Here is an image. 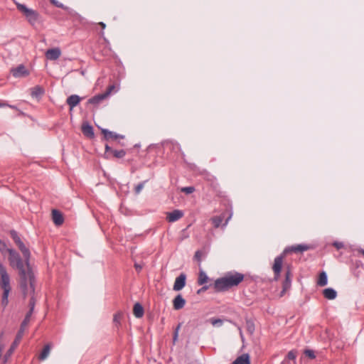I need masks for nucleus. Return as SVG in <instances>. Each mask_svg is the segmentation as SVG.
Instances as JSON below:
<instances>
[{
	"mask_svg": "<svg viewBox=\"0 0 364 364\" xmlns=\"http://www.w3.org/2000/svg\"><path fill=\"white\" fill-rule=\"evenodd\" d=\"M9 253V262L12 268L18 271L20 277V287L25 295L34 291L35 277L30 266L24 265L23 259L18 252L14 249L7 250Z\"/></svg>",
	"mask_w": 364,
	"mask_h": 364,
	"instance_id": "1",
	"label": "nucleus"
},
{
	"mask_svg": "<svg viewBox=\"0 0 364 364\" xmlns=\"http://www.w3.org/2000/svg\"><path fill=\"white\" fill-rule=\"evenodd\" d=\"M244 274L237 272H230L223 277L217 279L213 287L215 291H225L232 287L238 286L244 280Z\"/></svg>",
	"mask_w": 364,
	"mask_h": 364,
	"instance_id": "2",
	"label": "nucleus"
},
{
	"mask_svg": "<svg viewBox=\"0 0 364 364\" xmlns=\"http://www.w3.org/2000/svg\"><path fill=\"white\" fill-rule=\"evenodd\" d=\"M0 285L4 290L1 304L4 307L8 304V297L11 291L10 277L6 267L0 262Z\"/></svg>",
	"mask_w": 364,
	"mask_h": 364,
	"instance_id": "3",
	"label": "nucleus"
},
{
	"mask_svg": "<svg viewBox=\"0 0 364 364\" xmlns=\"http://www.w3.org/2000/svg\"><path fill=\"white\" fill-rule=\"evenodd\" d=\"M28 323H29V322H28L27 321L23 320L22 321L21 326H20V329L16 334L14 341L13 342L11 347L9 348V349L7 350V352L6 353V354L4 355V363L7 362L8 359L10 358V356L12 355V353H14V351L15 350V349L19 344V343L23 336L24 331Z\"/></svg>",
	"mask_w": 364,
	"mask_h": 364,
	"instance_id": "4",
	"label": "nucleus"
},
{
	"mask_svg": "<svg viewBox=\"0 0 364 364\" xmlns=\"http://www.w3.org/2000/svg\"><path fill=\"white\" fill-rule=\"evenodd\" d=\"M17 9L25 16L28 21L34 25L38 20V14L35 10L28 9L26 5L17 3Z\"/></svg>",
	"mask_w": 364,
	"mask_h": 364,
	"instance_id": "5",
	"label": "nucleus"
},
{
	"mask_svg": "<svg viewBox=\"0 0 364 364\" xmlns=\"http://www.w3.org/2000/svg\"><path fill=\"white\" fill-rule=\"evenodd\" d=\"M284 255H281L275 257L274 264L272 265V270L274 272V279L277 281L280 277L281 271L283 266Z\"/></svg>",
	"mask_w": 364,
	"mask_h": 364,
	"instance_id": "6",
	"label": "nucleus"
},
{
	"mask_svg": "<svg viewBox=\"0 0 364 364\" xmlns=\"http://www.w3.org/2000/svg\"><path fill=\"white\" fill-rule=\"evenodd\" d=\"M101 132L103 134L104 139L106 141L123 139L124 138V135L116 134L115 132L109 131L107 129H102Z\"/></svg>",
	"mask_w": 364,
	"mask_h": 364,
	"instance_id": "7",
	"label": "nucleus"
},
{
	"mask_svg": "<svg viewBox=\"0 0 364 364\" xmlns=\"http://www.w3.org/2000/svg\"><path fill=\"white\" fill-rule=\"evenodd\" d=\"M186 275L184 273H181L178 277L176 278L173 289L174 291L181 290L186 285Z\"/></svg>",
	"mask_w": 364,
	"mask_h": 364,
	"instance_id": "8",
	"label": "nucleus"
},
{
	"mask_svg": "<svg viewBox=\"0 0 364 364\" xmlns=\"http://www.w3.org/2000/svg\"><path fill=\"white\" fill-rule=\"evenodd\" d=\"M292 273L289 266H287L285 269V279L283 282L282 293L288 290L291 287Z\"/></svg>",
	"mask_w": 364,
	"mask_h": 364,
	"instance_id": "9",
	"label": "nucleus"
},
{
	"mask_svg": "<svg viewBox=\"0 0 364 364\" xmlns=\"http://www.w3.org/2000/svg\"><path fill=\"white\" fill-rule=\"evenodd\" d=\"M45 55L48 60H55L60 56L61 50L59 48L48 49Z\"/></svg>",
	"mask_w": 364,
	"mask_h": 364,
	"instance_id": "10",
	"label": "nucleus"
},
{
	"mask_svg": "<svg viewBox=\"0 0 364 364\" xmlns=\"http://www.w3.org/2000/svg\"><path fill=\"white\" fill-rule=\"evenodd\" d=\"M34 293H35V291H33V293L28 294L26 295H25L23 294L24 297H26L28 295H31V298L29 301L30 309H29L28 312L26 314V315L23 319L25 321H27L28 322H30V319H31V315L33 314V309H34V307L36 305V299L34 297Z\"/></svg>",
	"mask_w": 364,
	"mask_h": 364,
	"instance_id": "11",
	"label": "nucleus"
},
{
	"mask_svg": "<svg viewBox=\"0 0 364 364\" xmlns=\"http://www.w3.org/2000/svg\"><path fill=\"white\" fill-rule=\"evenodd\" d=\"M311 247L305 244H299L289 247L285 250V252H303L310 250Z\"/></svg>",
	"mask_w": 364,
	"mask_h": 364,
	"instance_id": "12",
	"label": "nucleus"
},
{
	"mask_svg": "<svg viewBox=\"0 0 364 364\" xmlns=\"http://www.w3.org/2000/svg\"><path fill=\"white\" fill-rule=\"evenodd\" d=\"M183 216V213L180 210H174L167 213L166 219L169 223H173L181 219Z\"/></svg>",
	"mask_w": 364,
	"mask_h": 364,
	"instance_id": "13",
	"label": "nucleus"
},
{
	"mask_svg": "<svg viewBox=\"0 0 364 364\" xmlns=\"http://www.w3.org/2000/svg\"><path fill=\"white\" fill-rule=\"evenodd\" d=\"M11 73L13 76L16 77H24L28 75V70L23 65H19L18 67L13 68L11 70Z\"/></svg>",
	"mask_w": 364,
	"mask_h": 364,
	"instance_id": "14",
	"label": "nucleus"
},
{
	"mask_svg": "<svg viewBox=\"0 0 364 364\" xmlns=\"http://www.w3.org/2000/svg\"><path fill=\"white\" fill-rule=\"evenodd\" d=\"M17 246H18V249L20 250V251L22 252V255L24 258L25 264L27 266H28V262L30 261V257H31L30 250H28V248H27L25 246V245L23 244V242L21 243L18 244Z\"/></svg>",
	"mask_w": 364,
	"mask_h": 364,
	"instance_id": "15",
	"label": "nucleus"
},
{
	"mask_svg": "<svg viewBox=\"0 0 364 364\" xmlns=\"http://www.w3.org/2000/svg\"><path fill=\"white\" fill-rule=\"evenodd\" d=\"M186 300L181 294H178L173 300V306L175 310H180L184 307Z\"/></svg>",
	"mask_w": 364,
	"mask_h": 364,
	"instance_id": "16",
	"label": "nucleus"
},
{
	"mask_svg": "<svg viewBox=\"0 0 364 364\" xmlns=\"http://www.w3.org/2000/svg\"><path fill=\"white\" fill-rule=\"evenodd\" d=\"M67 104L69 105L70 109H73L80 102V97L77 95H72L67 98Z\"/></svg>",
	"mask_w": 364,
	"mask_h": 364,
	"instance_id": "17",
	"label": "nucleus"
},
{
	"mask_svg": "<svg viewBox=\"0 0 364 364\" xmlns=\"http://www.w3.org/2000/svg\"><path fill=\"white\" fill-rule=\"evenodd\" d=\"M82 132L85 136L90 139L93 138L95 136L93 127L88 123H84L82 125Z\"/></svg>",
	"mask_w": 364,
	"mask_h": 364,
	"instance_id": "18",
	"label": "nucleus"
},
{
	"mask_svg": "<svg viewBox=\"0 0 364 364\" xmlns=\"http://www.w3.org/2000/svg\"><path fill=\"white\" fill-rule=\"evenodd\" d=\"M52 218L53 223L56 225H60L63 223V217L61 213L57 210H52Z\"/></svg>",
	"mask_w": 364,
	"mask_h": 364,
	"instance_id": "19",
	"label": "nucleus"
},
{
	"mask_svg": "<svg viewBox=\"0 0 364 364\" xmlns=\"http://www.w3.org/2000/svg\"><path fill=\"white\" fill-rule=\"evenodd\" d=\"M106 96L102 94L97 95L88 100V103L92 104L95 106L99 105L103 100L106 99Z\"/></svg>",
	"mask_w": 364,
	"mask_h": 364,
	"instance_id": "20",
	"label": "nucleus"
},
{
	"mask_svg": "<svg viewBox=\"0 0 364 364\" xmlns=\"http://www.w3.org/2000/svg\"><path fill=\"white\" fill-rule=\"evenodd\" d=\"M44 89L39 85L35 86L31 90V95L35 98L41 97L44 94Z\"/></svg>",
	"mask_w": 364,
	"mask_h": 364,
	"instance_id": "21",
	"label": "nucleus"
},
{
	"mask_svg": "<svg viewBox=\"0 0 364 364\" xmlns=\"http://www.w3.org/2000/svg\"><path fill=\"white\" fill-rule=\"evenodd\" d=\"M232 364H250V355L244 353L237 357Z\"/></svg>",
	"mask_w": 364,
	"mask_h": 364,
	"instance_id": "22",
	"label": "nucleus"
},
{
	"mask_svg": "<svg viewBox=\"0 0 364 364\" xmlns=\"http://www.w3.org/2000/svg\"><path fill=\"white\" fill-rule=\"evenodd\" d=\"M144 312V308L139 303H136L134 305L133 313L136 318H141Z\"/></svg>",
	"mask_w": 364,
	"mask_h": 364,
	"instance_id": "23",
	"label": "nucleus"
},
{
	"mask_svg": "<svg viewBox=\"0 0 364 364\" xmlns=\"http://www.w3.org/2000/svg\"><path fill=\"white\" fill-rule=\"evenodd\" d=\"M323 294L326 299H334L337 296L336 291L332 288H327L323 291Z\"/></svg>",
	"mask_w": 364,
	"mask_h": 364,
	"instance_id": "24",
	"label": "nucleus"
},
{
	"mask_svg": "<svg viewBox=\"0 0 364 364\" xmlns=\"http://www.w3.org/2000/svg\"><path fill=\"white\" fill-rule=\"evenodd\" d=\"M327 283H328L327 274L325 272H322L319 274L317 284L321 287H323V286H326L327 284Z\"/></svg>",
	"mask_w": 364,
	"mask_h": 364,
	"instance_id": "25",
	"label": "nucleus"
},
{
	"mask_svg": "<svg viewBox=\"0 0 364 364\" xmlns=\"http://www.w3.org/2000/svg\"><path fill=\"white\" fill-rule=\"evenodd\" d=\"M208 279L209 278L207 276L206 273L202 270L200 271L198 279V284L199 285L205 284V283L208 282Z\"/></svg>",
	"mask_w": 364,
	"mask_h": 364,
	"instance_id": "26",
	"label": "nucleus"
},
{
	"mask_svg": "<svg viewBox=\"0 0 364 364\" xmlns=\"http://www.w3.org/2000/svg\"><path fill=\"white\" fill-rule=\"evenodd\" d=\"M50 344L46 345L39 355V359L41 360H45L48 356V355L50 353Z\"/></svg>",
	"mask_w": 364,
	"mask_h": 364,
	"instance_id": "27",
	"label": "nucleus"
},
{
	"mask_svg": "<svg viewBox=\"0 0 364 364\" xmlns=\"http://www.w3.org/2000/svg\"><path fill=\"white\" fill-rule=\"evenodd\" d=\"M112 154L114 158L117 159H122L126 155V151L124 149L120 150H116L113 149L112 150Z\"/></svg>",
	"mask_w": 364,
	"mask_h": 364,
	"instance_id": "28",
	"label": "nucleus"
},
{
	"mask_svg": "<svg viewBox=\"0 0 364 364\" xmlns=\"http://www.w3.org/2000/svg\"><path fill=\"white\" fill-rule=\"evenodd\" d=\"M122 317L123 314L121 311H118L114 315L113 322L117 326H119L120 325V321Z\"/></svg>",
	"mask_w": 364,
	"mask_h": 364,
	"instance_id": "29",
	"label": "nucleus"
},
{
	"mask_svg": "<svg viewBox=\"0 0 364 364\" xmlns=\"http://www.w3.org/2000/svg\"><path fill=\"white\" fill-rule=\"evenodd\" d=\"M223 218H224V216H216L211 219L212 223L215 228H217L221 225V223L223 220Z\"/></svg>",
	"mask_w": 364,
	"mask_h": 364,
	"instance_id": "30",
	"label": "nucleus"
},
{
	"mask_svg": "<svg viewBox=\"0 0 364 364\" xmlns=\"http://www.w3.org/2000/svg\"><path fill=\"white\" fill-rule=\"evenodd\" d=\"M10 235L16 245H18V244L22 242L20 237L18 236V233L15 230H11Z\"/></svg>",
	"mask_w": 364,
	"mask_h": 364,
	"instance_id": "31",
	"label": "nucleus"
},
{
	"mask_svg": "<svg viewBox=\"0 0 364 364\" xmlns=\"http://www.w3.org/2000/svg\"><path fill=\"white\" fill-rule=\"evenodd\" d=\"M50 2L55 6L63 9L65 11H68L69 9V8L68 6H64L62 3H60L59 1H58L56 0H50Z\"/></svg>",
	"mask_w": 364,
	"mask_h": 364,
	"instance_id": "32",
	"label": "nucleus"
},
{
	"mask_svg": "<svg viewBox=\"0 0 364 364\" xmlns=\"http://www.w3.org/2000/svg\"><path fill=\"white\" fill-rule=\"evenodd\" d=\"M247 330L250 334H252L255 331V325L250 321H247Z\"/></svg>",
	"mask_w": 364,
	"mask_h": 364,
	"instance_id": "33",
	"label": "nucleus"
},
{
	"mask_svg": "<svg viewBox=\"0 0 364 364\" xmlns=\"http://www.w3.org/2000/svg\"><path fill=\"white\" fill-rule=\"evenodd\" d=\"M194 191H195V188L193 186H187V187H183L181 188V191L186 194H191V193H193Z\"/></svg>",
	"mask_w": 364,
	"mask_h": 364,
	"instance_id": "34",
	"label": "nucleus"
},
{
	"mask_svg": "<svg viewBox=\"0 0 364 364\" xmlns=\"http://www.w3.org/2000/svg\"><path fill=\"white\" fill-rule=\"evenodd\" d=\"M10 248H7V246L6 243L0 240V252L2 254H4L6 252H7V250H9Z\"/></svg>",
	"mask_w": 364,
	"mask_h": 364,
	"instance_id": "35",
	"label": "nucleus"
},
{
	"mask_svg": "<svg viewBox=\"0 0 364 364\" xmlns=\"http://www.w3.org/2000/svg\"><path fill=\"white\" fill-rule=\"evenodd\" d=\"M210 322L213 326H221L223 324V320L220 318H211Z\"/></svg>",
	"mask_w": 364,
	"mask_h": 364,
	"instance_id": "36",
	"label": "nucleus"
},
{
	"mask_svg": "<svg viewBox=\"0 0 364 364\" xmlns=\"http://www.w3.org/2000/svg\"><path fill=\"white\" fill-rule=\"evenodd\" d=\"M146 181H144V182H141L140 183H139L136 187H135V193L136 194H139L141 191L144 188V183H146Z\"/></svg>",
	"mask_w": 364,
	"mask_h": 364,
	"instance_id": "37",
	"label": "nucleus"
},
{
	"mask_svg": "<svg viewBox=\"0 0 364 364\" xmlns=\"http://www.w3.org/2000/svg\"><path fill=\"white\" fill-rule=\"evenodd\" d=\"M304 354H305L306 356L309 357L310 358H312V359H313V358H315L314 352V350H309V349H306V350H305V351H304Z\"/></svg>",
	"mask_w": 364,
	"mask_h": 364,
	"instance_id": "38",
	"label": "nucleus"
},
{
	"mask_svg": "<svg viewBox=\"0 0 364 364\" xmlns=\"http://www.w3.org/2000/svg\"><path fill=\"white\" fill-rule=\"evenodd\" d=\"M114 88L115 87L114 85H109L107 87L106 92L103 94L106 96V97H107L111 94V92L114 90Z\"/></svg>",
	"mask_w": 364,
	"mask_h": 364,
	"instance_id": "39",
	"label": "nucleus"
},
{
	"mask_svg": "<svg viewBox=\"0 0 364 364\" xmlns=\"http://www.w3.org/2000/svg\"><path fill=\"white\" fill-rule=\"evenodd\" d=\"M296 352H294L293 350L289 351L287 354V358L289 360H294L296 358Z\"/></svg>",
	"mask_w": 364,
	"mask_h": 364,
	"instance_id": "40",
	"label": "nucleus"
},
{
	"mask_svg": "<svg viewBox=\"0 0 364 364\" xmlns=\"http://www.w3.org/2000/svg\"><path fill=\"white\" fill-rule=\"evenodd\" d=\"M2 337H3V333H1L0 334V358L1 357L2 355V352H3V350L4 348V344L3 343L1 339H2Z\"/></svg>",
	"mask_w": 364,
	"mask_h": 364,
	"instance_id": "41",
	"label": "nucleus"
},
{
	"mask_svg": "<svg viewBox=\"0 0 364 364\" xmlns=\"http://www.w3.org/2000/svg\"><path fill=\"white\" fill-rule=\"evenodd\" d=\"M112 150H113L108 144L105 145V154H107V158H109V154H112Z\"/></svg>",
	"mask_w": 364,
	"mask_h": 364,
	"instance_id": "42",
	"label": "nucleus"
},
{
	"mask_svg": "<svg viewBox=\"0 0 364 364\" xmlns=\"http://www.w3.org/2000/svg\"><path fill=\"white\" fill-rule=\"evenodd\" d=\"M333 245L337 248V249H341L342 247H343V242H335L333 243Z\"/></svg>",
	"mask_w": 364,
	"mask_h": 364,
	"instance_id": "43",
	"label": "nucleus"
},
{
	"mask_svg": "<svg viewBox=\"0 0 364 364\" xmlns=\"http://www.w3.org/2000/svg\"><path fill=\"white\" fill-rule=\"evenodd\" d=\"M208 289V286H203L201 289H198L197 293L200 294L203 291H206Z\"/></svg>",
	"mask_w": 364,
	"mask_h": 364,
	"instance_id": "44",
	"label": "nucleus"
},
{
	"mask_svg": "<svg viewBox=\"0 0 364 364\" xmlns=\"http://www.w3.org/2000/svg\"><path fill=\"white\" fill-rule=\"evenodd\" d=\"M200 256H201V253L200 251H197L195 254V257L198 260L200 261Z\"/></svg>",
	"mask_w": 364,
	"mask_h": 364,
	"instance_id": "45",
	"label": "nucleus"
},
{
	"mask_svg": "<svg viewBox=\"0 0 364 364\" xmlns=\"http://www.w3.org/2000/svg\"><path fill=\"white\" fill-rule=\"evenodd\" d=\"M134 267L138 272L141 271V269H142V266L138 264H135Z\"/></svg>",
	"mask_w": 364,
	"mask_h": 364,
	"instance_id": "46",
	"label": "nucleus"
},
{
	"mask_svg": "<svg viewBox=\"0 0 364 364\" xmlns=\"http://www.w3.org/2000/svg\"><path fill=\"white\" fill-rule=\"evenodd\" d=\"M178 334L177 333V332H174L173 333V342H176L178 339Z\"/></svg>",
	"mask_w": 364,
	"mask_h": 364,
	"instance_id": "47",
	"label": "nucleus"
},
{
	"mask_svg": "<svg viewBox=\"0 0 364 364\" xmlns=\"http://www.w3.org/2000/svg\"><path fill=\"white\" fill-rule=\"evenodd\" d=\"M99 25L102 27V29H105L106 28V24L103 22H100Z\"/></svg>",
	"mask_w": 364,
	"mask_h": 364,
	"instance_id": "48",
	"label": "nucleus"
},
{
	"mask_svg": "<svg viewBox=\"0 0 364 364\" xmlns=\"http://www.w3.org/2000/svg\"><path fill=\"white\" fill-rule=\"evenodd\" d=\"M232 215V213H230L229 214V216H228V218H227V220H226V221H225V225L228 223V220L231 218Z\"/></svg>",
	"mask_w": 364,
	"mask_h": 364,
	"instance_id": "49",
	"label": "nucleus"
},
{
	"mask_svg": "<svg viewBox=\"0 0 364 364\" xmlns=\"http://www.w3.org/2000/svg\"><path fill=\"white\" fill-rule=\"evenodd\" d=\"M181 328V323H179L178 325V326L176 327V328L175 329L174 332H177V333L178 334V331H179V329Z\"/></svg>",
	"mask_w": 364,
	"mask_h": 364,
	"instance_id": "50",
	"label": "nucleus"
},
{
	"mask_svg": "<svg viewBox=\"0 0 364 364\" xmlns=\"http://www.w3.org/2000/svg\"><path fill=\"white\" fill-rule=\"evenodd\" d=\"M240 335L241 338L243 339V333H242V332L240 333Z\"/></svg>",
	"mask_w": 364,
	"mask_h": 364,
	"instance_id": "51",
	"label": "nucleus"
},
{
	"mask_svg": "<svg viewBox=\"0 0 364 364\" xmlns=\"http://www.w3.org/2000/svg\"><path fill=\"white\" fill-rule=\"evenodd\" d=\"M238 331H239V333L242 332V329H241V328H240V327H238Z\"/></svg>",
	"mask_w": 364,
	"mask_h": 364,
	"instance_id": "52",
	"label": "nucleus"
},
{
	"mask_svg": "<svg viewBox=\"0 0 364 364\" xmlns=\"http://www.w3.org/2000/svg\"><path fill=\"white\" fill-rule=\"evenodd\" d=\"M360 252L362 253V255L364 256V250H360Z\"/></svg>",
	"mask_w": 364,
	"mask_h": 364,
	"instance_id": "53",
	"label": "nucleus"
},
{
	"mask_svg": "<svg viewBox=\"0 0 364 364\" xmlns=\"http://www.w3.org/2000/svg\"><path fill=\"white\" fill-rule=\"evenodd\" d=\"M3 106H4V104L0 103V107H3Z\"/></svg>",
	"mask_w": 364,
	"mask_h": 364,
	"instance_id": "54",
	"label": "nucleus"
}]
</instances>
